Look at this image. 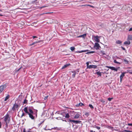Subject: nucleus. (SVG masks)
Wrapping results in <instances>:
<instances>
[{
	"label": "nucleus",
	"mask_w": 132,
	"mask_h": 132,
	"mask_svg": "<svg viewBox=\"0 0 132 132\" xmlns=\"http://www.w3.org/2000/svg\"><path fill=\"white\" fill-rule=\"evenodd\" d=\"M6 87V85H4L0 86V93H1L3 90Z\"/></svg>",
	"instance_id": "4"
},
{
	"label": "nucleus",
	"mask_w": 132,
	"mask_h": 132,
	"mask_svg": "<svg viewBox=\"0 0 132 132\" xmlns=\"http://www.w3.org/2000/svg\"><path fill=\"white\" fill-rule=\"evenodd\" d=\"M60 119L62 120L63 121H65V122H67V121L66 120H63V119Z\"/></svg>",
	"instance_id": "55"
},
{
	"label": "nucleus",
	"mask_w": 132,
	"mask_h": 132,
	"mask_svg": "<svg viewBox=\"0 0 132 132\" xmlns=\"http://www.w3.org/2000/svg\"><path fill=\"white\" fill-rule=\"evenodd\" d=\"M75 73H73V74L72 75V76L73 78H74L75 76Z\"/></svg>",
	"instance_id": "39"
},
{
	"label": "nucleus",
	"mask_w": 132,
	"mask_h": 132,
	"mask_svg": "<svg viewBox=\"0 0 132 132\" xmlns=\"http://www.w3.org/2000/svg\"><path fill=\"white\" fill-rule=\"evenodd\" d=\"M112 99H113V98H110H110H108V101H111L112 100Z\"/></svg>",
	"instance_id": "37"
},
{
	"label": "nucleus",
	"mask_w": 132,
	"mask_h": 132,
	"mask_svg": "<svg viewBox=\"0 0 132 132\" xmlns=\"http://www.w3.org/2000/svg\"><path fill=\"white\" fill-rule=\"evenodd\" d=\"M123 62L126 64H127L128 63V61L126 59H124L123 60Z\"/></svg>",
	"instance_id": "26"
},
{
	"label": "nucleus",
	"mask_w": 132,
	"mask_h": 132,
	"mask_svg": "<svg viewBox=\"0 0 132 132\" xmlns=\"http://www.w3.org/2000/svg\"><path fill=\"white\" fill-rule=\"evenodd\" d=\"M61 113V112H60L59 111H58L56 112V113H55V114H59V113Z\"/></svg>",
	"instance_id": "36"
},
{
	"label": "nucleus",
	"mask_w": 132,
	"mask_h": 132,
	"mask_svg": "<svg viewBox=\"0 0 132 132\" xmlns=\"http://www.w3.org/2000/svg\"><path fill=\"white\" fill-rule=\"evenodd\" d=\"M86 34H84L82 35L79 36L78 37H82L83 38H84L86 36Z\"/></svg>",
	"instance_id": "15"
},
{
	"label": "nucleus",
	"mask_w": 132,
	"mask_h": 132,
	"mask_svg": "<svg viewBox=\"0 0 132 132\" xmlns=\"http://www.w3.org/2000/svg\"><path fill=\"white\" fill-rule=\"evenodd\" d=\"M29 115L30 118L32 119L33 120L34 119V117L33 115V114H31L29 112L28 114Z\"/></svg>",
	"instance_id": "8"
},
{
	"label": "nucleus",
	"mask_w": 132,
	"mask_h": 132,
	"mask_svg": "<svg viewBox=\"0 0 132 132\" xmlns=\"http://www.w3.org/2000/svg\"><path fill=\"white\" fill-rule=\"evenodd\" d=\"M95 51H90L88 52L87 53H86V54H91V53H95Z\"/></svg>",
	"instance_id": "25"
},
{
	"label": "nucleus",
	"mask_w": 132,
	"mask_h": 132,
	"mask_svg": "<svg viewBox=\"0 0 132 132\" xmlns=\"http://www.w3.org/2000/svg\"><path fill=\"white\" fill-rule=\"evenodd\" d=\"M60 118H62L63 117H62V116L61 115L60 116H58Z\"/></svg>",
	"instance_id": "51"
},
{
	"label": "nucleus",
	"mask_w": 132,
	"mask_h": 132,
	"mask_svg": "<svg viewBox=\"0 0 132 132\" xmlns=\"http://www.w3.org/2000/svg\"><path fill=\"white\" fill-rule=\"evenodd\" d=\"M41 42V41L40 40V41H36V42H33V43H32V44H30L29 45V46H32L33 45L35 44H36L40 42Z\"/></svg>",
	"instance_id": "11"
},
{
	"label": "nucleus",
	"mask_w": 132,
	"mask_h": 132,
	"mask_svg": "<svg viewBox=\"0 0 132 132\" xmlns=\"http://www.w3.org/2000/svg\"><path fill=\"white\" fill-rule=\"evenodd\" d=\"M128 125L129 126H132V123H128Z\"/></svg>",
	"instance_id": "44"
},
{
	"label": "nucleus",
	"mask_w": 132,
	"mask_h": 132,
	"mask_svg": "<svg viewBox=\"0 0 132 132\" xmlns=\"http://www.w3.org/2000/svg\"><path fill=\"white\" fill-rule=\"evenodd\" d=\"M89 106L91 109H93L94 108L92 104H89Z\"/></svg>",
	"instance_id": "32"
},
{
	"label": "nucleus",
	"mask_w": 132,
	"mask_h": 132,
	"mask_svg": "<svg viewBox=\"0 0 132 132\" xmlns=\"http://www.w3.org/2000/svg\"><path fill=\"white\" fill-rule=\"evenodd\" d=\"M71 64L70 63L64 65L61 68V69H65L68 66L70 65Z\"/></svg>",
	"instance_id": "9"
},
{
	"label": "nucleus",
	"mask_w": 132,
	"mask_h": 132,
	"mask_svg": "<svg viewBox=\"0 0 132 132\" xmlns=\"http://www.w3.org/2000/svg\"><path fill=\"white\" fill-rule=\"evenodd\" d=\"M79 71L77 70H74L71 72L75 73V74H78L79 72Z\"/></svg>",
	"instance_id": "14"
},
{
	"label": "nucleus",
	"mask_w": 132,
	"mask_h": 132,
	"mask_svg": "<svg viewBox=\"0 0 132 132\" xmlns=\"http://www.w3.org/2000/svg\"><path fill=\"white\" fill-rule=\"evenodd\" d=\"M10 97V95H8L4 99V101H6L7 100V99H8Z\"/></svg>",
	"instance_id": "21"
},
{
	"label": "nucleus",
	"mask_w": 132,
	"mask_h": 132,
	"mask_svg": "<svg viewBox=\"0 0 132 132\" xmlns=\"http://www.w3.org/2000/svg\"><path fill=\"white\" fill-rule=\"evenodd\" d=\"M46 6H42V7H40V9H41V8H44V7H46Z\"/></svg>",
	"instance_id": "50"
},
{
	"label": "nucleus",
	"mask_w": 132,
	"mask_h": 132,
	"mask_svg": "<svg viewBox=\"0 0 132 132\" xmlns=\"http://www.w3.org/2000/svg\"><path fill=\"white\" fill-rule=\"evenodd\" d=\"M49 13V12H48V13H44L43 14H49V13Z\"/></svg>",
	"instance_id": "52"
},
{
	"label": "nucleus",
	"mask_w": 132,
	"mask_h": 132,
	"mask_svg": "<svg viewBox=\"0 0 132 132\" xmlns=\"http://www.w3.org/2000/svg\"><path fill=\"white\" fill-rule=\"evenodd\" d=\"M28 107H26L24 108V111L27 114H28L29 112L28 111Z\"/></svg>",
	"instance_id": "12"
},
{
	"label": "nucleus",
	"mask_w": 132,
	"mask_h": 132,
	"mask_svg": "<svg viewBox=\"0 0 132 132\" xmlns=\"http://www.w3.org/2000/svg\"><path fill=\"white\" fill-rule=\"evenodd\" d=\"M70 116L68 113H67L65 114V118H68Z\"/></svg>",
	"instance_id": "28"
},
{
	"label": "nucleus",
	"mask_w": 132,
	"mask_h": 132,
	"mask_svg": "<svg viewBox=\"0 0 132 132\" xmlns=\"http://www.w3.org/2000/svg\"><path fill=\"white\" fill-rule=\"evenodd\" d=\"M113 62L114 63H116L117 62V61H116V60H114Z\"/></svg>",
	"instance_id": "45"
},
{
	"label": "nucleus",
	"mask_w": 132,
	"mask_h": 132,
	"mask_svg": "<svg viewBox=\"0 0 132 132\" xmlns=\"http://www.w3.org/2000/svg\"><path fill=\"white\" fill-rule=\"evenodd\" d=\"M27 100L26 99H25L23 103L24 104H26L27 103Z\"/></svg>",
	"instance_id": "35"
},
{
	"label": "nucleus",
	"mask_w": 132,
	"mask_h": 132,
	"mask_svg": "<svg viewBox=\"0 0 132 132\" xmlns=\"http://www.w3.org/2000/svg\"><path fill=\"white\" fill-rule=\"evenodd\" d=\"M125 132H131V131L129 130H124Z\"/></svg>",
	"instance_id": "41"
},
{
	"label": "nucleus",
	"mask_w": 132,
	"mask_h": 132,
	"mask_svg": "<svg viewBox=\"0 0 132 132\" xmlns=\"http://www.w3.org/2000/svg\"><path fill=\"white\" fill-rule=\"evenodd\" d=\"M129 31H132V28H130L129 29Z\"/></svg>",
	"instance_id": "48"
},
{
	"label": "nucleus",
	"mask_w": 132,
	"mask_h": 132,
	"mask_svg": "<svg viewBox=\"0 0 132 132\" xmlns=\"http://www.w3.org/2000/svg\"><path fill=\"white\" fill-rule=\"evenodd\" d=\"M110 127V128H111V129H112V128H113V127Z\"/></svg>",
	"instance_id": "61"
},
{
	"label": "nucleus",
	"mask_w": 132,
	"mask_h": 132,
	"mask_svg": "<svg viewBox=\"0 0 132 132\" xmlns=\"http://www.w3.org/2000/svg\"><path fill=\"white\" fill-rule=\"evenodd\" d=\"M9 115L8 114H7L6 115V116H5V118H4V121L5 122H6L7 119L9 118Z\"/></svg>",
	"instance_id": "10"
},
{
	"label": "nucleus",
	"mask_w": 132,
	"mask_h": 132,
	"mask_svg": "<svg viewBox=\"0 0 132 132\" xmlns=\"http://www.w3.org/2000/svg\"><path fill=\"white\" fill-rule=\"evenodd\" d=\"M32 37H33V39H34L35 38H37V37H36V36H33Z\"/></svg>",
	"instance_id": "53"
},
{
	"label": "nucleus",
	"mask_w": 132,
	"mask_h": 132,
	"mask_svg": "<svg viewBox=\"0 0 132 132\" xmlns=\"http://www.w3.org/2000/svg\"><path fill=\"white\" fill-rule=\"evenodd\" d=\"M22 68V67H20V68H19V69H15V71H16V72H18V71L21 69V68Z\"/></svg>",
	"instance_id": "33"
},
{
	"label": "nucleus",
	"mask_w": 132,
	"mask_h": 132,
	"mask_svg": "<svg viewBox=\"0 0 132 132\" xmlns=\"http://www.w3.org/2000/svg\"><path fill=\"white\" fill-rule=\"evenodd\" d=\"M93 127L96 128V129H97L98 130L100 129L101 128L100 127L97 126H95L94 127Z\"/></svg>",
	"instance_id": "31"
},
{
	"label": "nucleus",
	"mask_w": 132,
	"mask_h": 132,
	"mask_svg": "<svg viewBox=\"0 0 132 132\" xmlns=\"http://www.w3.org/2000/svg\"><path fill=\"white\" fill-rule=\"evenodd\" d=\"M121 48L123 50H126V49L125 48L123 47H122V46H121Z\"/></svg>",
	"instance_id": "42"
},
{
	"label": "nucleus",
	"mask_w": 132,
	"mask_h": 132,
	"mask_svg": "<svg viewBox=\"0 0 132 132\" xmlns=\"http://www.w3.org/2000/svg\"><path fill=\"white\" fill-rule=\"evenodd\" d=\"M101 101L103 103H104L105 102V101L103 99L101 100Z\"/></svg>",
	"instance_id": "40"
},
{
	"label": "nucleus",
	"mask_w": 132,
	"mask_h": 132,
	"mask_svg": "<svg viewBox=\"0 0 132 132\" xmlns=\"http://www.w3.org/2000/svg\"><path fill=\"white\" fill-rule=\"evenodd\" d=\"M94 48L96 50H97L99 49V48H101V47L99 44L98 43H95V45L94 46Z\"/></svg>",
	"instance_id": "2"
},
{
	"label": "nucleus",
	"mask_w": 132,
	"mask_h": 132,
	"mask_svg": "<svg viewBox=\"0 0 132 132\" xmlns=\"http://www.w3.org/2000/svg\"><path fill=\"white\" fill-rule=\"evenodd\" d=\"M102 55H105V52L103 51H100Z\"/></svg>",
	"instance_id": "27"
},
{
	"label": "nucleus",
	"mask_w": 132,
	"mask_h": 132,
	"mask_svg": "<svg viewBox=\"0 0 132 132\" xmlns=\"http://www.w3.org/2000/svg\"><path fill=\"white\" fill-rule=\"evenodd\" d=\"M54 115V113H52V116H53V115Z\"/></svg>",
	"instance_id": "62"
},
{
	"label": "nucleus",
	"mask_w": 132,
	"mask_h": 132,
	"mask_svg": "<svg viewBox=\"0 0 132 132\" xmlns=\"http://www.w3.org/2000/svg\"><path fill=\"white\" fill-rule=\"evenodd\" d=\"M35 112H36V116L37 117V112L38 111H37V110H35Z\"/></svg>",
	"instance_id": "43"
},
{
	"label": "nucleus",
	"mask_w": 132,
	"mask_h": 132,
	"mask_svg": "<svg viewBox=\"0 0 132 132\" xmlns=\"http://www.w3.org/2000/svg\"><path fill=\"white\" fill-rule=\"evenodd\" d=\"M28 110L30 112V113H31V114H35V113H34L33 111H32V109L30 108L29 107V108Z\"/></svg>",
	"instance_id": "13"
},
{
	"label": "nucleus",
	"mask_w": 132,
	"mask_h": 132,
	"mask_svg": "<svg viewBox=\"0 0 132 132\" xmlns=\"http://www.w3.org/2000/svg\"><path fill=\"white\" fill-rule=\"evenodd\" d=\"M88 51V50H82L80 51H78L76 52L78 53H81L83 52H85L87 51Z\"/></svg>",
	"instance_id": "16"
},
{
	"label": "nucleus",
	"mask_w": 132,
	"mask_h": 132,
	"mask_svg": "<svg viewBox=\"0 0 132 132\" xmlns=\"http://www.w3.org/2000/svg\"><path fill=\"white\" fill-rule=\"evenodd\" d=\"M128 39L129 40H131L132 39V36L129 35L128 37Z\"/></svg>",
	"instance_id": "23"
},
{
	"label": "nucleus",
	"mask_w": 132,
	"mask_h": 132,
	"mask_svg": "<svg viewBox=\"0 0 132 132\" xmlns=\"http://www.w3.org/2000/svg\"><path fill=\"white\" fill-rule=\"evenodd\" d=\"M69 121L70 122H72L75 124L80 123L81 122V121H80L75 120L71 119H69Z\"/></svg>",
	"instance_id": "3"
},
{
	"label": "nucleus",
	"mask_w": 132,
	"mask_h": 132,
	"mask_svg": "<svg viewBox=\"0 0 132 132\" xmlns=\"http://www.w3.org/2000/svg\"><path fill=\"white\" fill-rule=\"evenodd\" d=\"M116 64H121V63L120 62H117L116 63Z\"/></svg>",
	"instance_id": "54"
},
{
	"label": "nucleus",
	"mask_w": 132,
	"mask_h": 132,
	"mask_svg": "<svg viewBox=\"0 0 132 132\" xmlns=\"http://www.w3.org/2000/svg\"><path fill=\"white\" fill-rule=\"evenodd\" d=\"M117 59H119L120 58L118 57H117Z\"/></svg>",
	"instance_id": "64"
},
{
	"label": "nucleus",
	"mask_w": 132,
	"mask_h": 132,
	"mask_svg": "<svg viewBox=\"0 0 132 132\" xmlns=\"http://www.w3.org/2000/svg\"><path fill=\"white\" fill-rule=\"evenodd\" d=\"M22 115L23 116H24L25 115V114L23 113V112L22 114Z\"/></svg>",
	"instance_id": "56"
},
{
	"label": "nucleus",
	"mask_w": 132,
	"mask_h": 132,
	"mask_svg": "<svg viewBox=\"0 0 132 132\" xmlns=\"http://www.w3.org/2000/svg\"><path fill=\"white\" fill-rule=\"evenodd\" d=\"M60 115H61L62 117H64V113L61 112L60 113H59Z\"/></svg>",
	"instance_id": "29"
},
{
	"label": "nucleus",
	"mask_w": 132,
	"mask_h": 132,
	"mask_svg": "<svg viewBox=\"0 0 132 132\" xmlns=\"http://www.w3.org/2000/svg\"><path fill=\"white\" fill-rule=\"evenodd\" d=\"M99 37L98 36H94V39L96 42H99L100 41V40L99 39Z\"/></svg>",
	"instance_id": "5"
},
{
	"label": "nucleus",
	"mask_w": 132,
	"mask_h": 132,
	"mask_svg": "<svg viewBox=\"0 0 132 132\" xmlns=\"http://www.w3.org/2000/svg\"><path fill=\"white\" fill-rule=\"evenodd\" d=\"M116 43L117 44H120L122 43V42L120 40H118L116 41Z\"/></svg>",
	"instance_id": "24"
},
{
	"label": "nucleus",
	"mask_w": 132,
	"mask_h": 132,
	"mask_svg": "<svg viewBox=\"0 0 132 132\" xmlns=\"http://www.w3.org/2000/svg\"><path fill=\"white\" fill-rule=\"evenodd\" d=\"M90 132H95V131H93V130H91L90 131Z\"/></svg>",
	"instance_id": "59"
},
{
	"label": "nucleus",
	"mask_w": 132,
	"mask_h": 132,
	"mask_svg": "<svg viewBox=\"0 0 132 132\" xmlns=\"http://www.w3.org/2000/svg\"><path fill=\"white\" fill-rule=\"evenodd\" d=\"M80 116V114H77L75 115V116L74 117V118H78Z\"/></svg>",
	"instance_id": "18"
},
{
	"label": "nucleus",
	"mask_w": 132,
	"mask_h": 132,
	"mask_svg": "<svg viewBox=\"0 0 132 132\" xmlns=\"http://www.w3.org/2000/svg\"><path fill=\"white\" fill-rule=\"evenodd\" d=\"M89 113L88 112H86L85 114V115L87 116V117H88L89 116Z\"/></svg>",
	"instance_id": "34"
},
{
	"label": "nucleus",
	"mask_w": 132,
	"mask_h": 132,
	"mask_svg": "<svg viewBox=\"0 0 132 132\" xmlns=\"http://www.w3.org/2000/svg\"><path fill=\"white\" fill-rule=\"evenodd\" d=\"M23 116L22 115L20 117V118H22Z\"/></svg>",
	"instance_id": "63"
},
{
	"label": "nucleus",
	"mask_w": 132,
	"mask_h": 132,
	"mask_svg": "<svg viewBox=\"0 0 132 132\" xmlns=\"http://www.w3.org/2000/svg\"><path fill=\"white\" fill-rule=\"evenodd\" d=\"M88 5L89 6H91V7H94L93 6H91V5Z\"/></svg>",
	"instance_id": "60"
},
{
	"label": "nucleus",
	"mask_w": 132,
	"mask_h": 132,
	"mask_svg": "<svg viewBox=\"0 0 132 132\" xmlns=\"http://www.w3.org/2000/svg\"><path fill=\"white\" fill-rule=\"evenodd\" d=\"M95 73L97 74V75H98L99 76H101L102 75L101 72H96Z\"/></svg>",
	"instance_id": "22"
},
{
	"label": "nucleus",
	"mask_w": 132,
	"mask_h": 132,
	"mask_svg": "<svg viewBox=\"0 0 132 132\" xmlns=\"http://www.w3.org/2000/svg\"><path fill=\"white\" fill-rule=\"evenodd\" d=\"M130 42L129 41H126L124 42V44L125 45H129L130 44Z\"/></svg>",
	"instance_id": "20"
},
{
	"label": "nucleus",
	"mask_w": 132,
	"mask_h": 132,
	"mask_svg": "<svg viewBox=\"0 0 132 132\" xmlns=\"http://www.w3.org/2000/svg\"><path fill=\"white\" fill-rule=\"evenodd\" d=\"M106 67L109 68V69H111L112 70H114L116 71H118V69L120 68V67H118L117 68H116L114 67H113L108 66H107Z\"/></svg>",
	"instance_id": "1"
},
{
	"label": "nucleus",
	"mask_w": 132,
	"mask_h": 132,
	"mask_svg": "<svg viewBox=\"0 0 132 132\" xmlns=\"http://www.w3.org/2000/svg\"><path fill=\"white\" fill-rule=\"evenodd\" d=\"M44 121H43L41 123H40L39 124H38V126L39 127L40 125H41L44 122Z\"/></svg>",
	"instance_id": "38"
},
{
	"label": "nucleus",
	"mask_w": 132,
	"mask_h": 132,
	"mask_svg": "<svg viewBox=\"0 0 132 132\" xmlns=\"http://www.w3.org/2000/svg\"><path fill=\"white\" fill-rule=\"evenodd\" d=\"M84 104H83L82 103H80L78 104H77L76 105V106L77 107H78L79 106H81L82 105H84Z\"/></svg>",
	"instance_id": "17"
},
{
	"label": "nucleus",
	"mask_w": 132,
	"mask_h": 132,
	"mask_svg": "<svg viewBox=\"0 0 132 132\" xmlns=\"http://www.w3.org/2000/svg\"><path fill=\"white\" fill-rule=\"evenodd\" d=\"M59 118V117H55V118L57 120L59 119H58V118Z\"/></svg>",
	"instance_id": "57"
},
{
	"label": "nucleus",
	"mask_w": 132,
	"mask_h": 132,
	"mask_svg": "<svg viewBox=\"0 0 132 132\" xmlns=\"http://www.w3.org/2000/svg\"><path fill=\"white\" fill-rule=\"evenodd\" d=\"M126 73V72H123L121 75L120 77L123 78V77L125 76V74Z\"/></svg>",
	"instance_id": "19"
},
{
	"label": "nucleus",
	"mask_w": 132,
	"mask_h": 132,
	"mask_svg": "<svg viewBox=\"0 0 132 132\" xmlns=\"http://www.w3.org/2000/svg\"><path fill=\"white\" fill-rule=\"evenodd\" d=\"M86 63L87 66V68H88V67L89 66H88L89 63L88 62H87Z\"/></svg>",
	"instance_id": "46"
},
{
	"label": "nucleus",
	"mask_w": 132,
	"mask_h": 132,
	"mask_svg": "<svg viewBox=\"0 0 132 132\" xmlns=\"http://www.w3.org/2000/svg\"><path fill=\"white\" fill-rule=\"evenodd\" d=\"M1 122L0 121V128H1Z\"/></svg>",
	"instance_id": "58"
},
{
	"label": "nucleus",
	"mask_w": 132,
	"mask_h": 132,
	"mask_svg": "<svg viewBox=\"0 0 132 132\" xmlns=\"http://www.w3.org/2000/svg\"><path fill=\"white\" fill-rule=\"evenodd\" d=\"M122 78H121L120 77V82H121V81H122Z\"/></svg>",
	"instance_id": "49"
},
{
	"label": "nucleus",
	"mask_w": 132,
	"mask_h": 132,
	"mask_svg": "<svg viewBox=\"0 0 132 132\" xmlns=\"http://www.w3.org/2000/svg\"><path fill=\"white\" fill-rule=\"evenodd\" d=\"M97 65H90L88 67V68L89 69L91 68H97Z\"/></svg>",
	"instance_id": "7"
},
{
	"label": "nucleus",
	"mask_w": 132,
	"mask_h": 132,
	"mask_svg": "<svg viewBox=\"0 0 132 132\" xmlns=\"http://www.w3.org/2000/svg\"><path fill=\"white\" fill-rule=\"evenodd\" d=\"M48 96H47L45 97L44 98V100L46 99H47V98L48 97Z\"/></svg>",
	"instance_id": "47"
},
{
	"label": "nucleus",
	"mask_w": 132,
	"mask_h": 132,
	"mask_svg": "<svg viewBox=\"0 0 132 132\" xmlns=\"http://www.w3.org/2000/svg\"><path fill=\"white\" fill-rule=\"evenodd\" d=\"M75 49V47H71L70 48L71 50L72 51H74Z\"/></svg>",
	"instance_id": "30"
},
{
	"label": "nucleus",
	"mask_w": 132,
	"mask_h": 132,
	"mask_svg": "<svg viewBox=\"0 0 132 132\" xmlns=\"http://www.w3.org/2000/svg\"><path fill=\"white\" fill-rule=\"evenodd\" d=\"M19 107V105L16 103H15L12 107V109L13 111H14L16 108H18Z\"/></svg>",
	"instance_id": "6"
}]
</instances>
